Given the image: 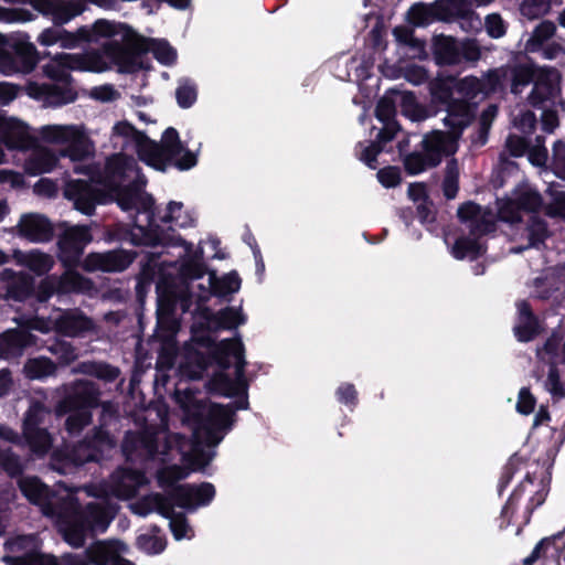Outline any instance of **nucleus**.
Returning a JSON list of instances; mask_svg holds the SVG:
<instances>
[{
	"label": "nucleus",
	"instance_id": "f257e3e1",
	"mask_svg": "<svg viewBox=\"0 0 565 565\" xmlns=\"http://www.w3.org/2000/svg\"><path fill=\"white\" fill-rule=\"evenodd\" d=\"M206 349L215 355L220 364L225 365L226 358H233L235 361V379L220 373L211 383V388L221 395L238 397L235 408L206 404L194 390L178 388L175 402L183 412V423L192 429L193 439L170 433L164 424L157 429L147 428L141 434L128 433L122 445V451L128 460H179L193 466L194 469L201 468L211 458L200 459V446H216L221 443L233 426L235 411L247 408V381L244 374V348L241 340L230 339L220 343L207 341Z\"/></svg>",
	"mask_w": 565,
	"mask_h": 565
},
{
	"label": "nucleus",
	"instance_id": "f03ea898",
	"mask_svg": "<svg viewBox=\"0 0 565 565\" xmlns=\"http://www.w3.org/2000/svg\"><path fill=\"white\" fill-rule=\"evenodd\" d=\"M74 170L90 177V183L71 180L65 184L64 196L73 201L77 211L92 215L96 204L115 200L122 211L137 214L131 235L134 244L157 246L171 243L170 237L159 235L153 227V200L142 190L146 180L132 157L124 153L111 156L98 175L86 166H75Z\"/></svg>",
	"mask_w": 565,
	"mask_h": 565
},
{
	"label": "nucleus",
	"instance_id": "7ed1b4c3",
	"mask_svg": "<svg viewBox=\"0 0 565 565\" xmlns=\"http://www.w3.org/2000/svg\"><path fill=\"white\" fill-rule=\"evenodd\" d=\"M147 482L142 472L120 468L106 483L83 488L87 497H94L97 501L88 503L85 511L79 510V502L73 499L70 501L68 509L73 518H63L60 521V532L65 542L73 547H81L88 534L105 532L117 511L116 504L109 501V497L128 500L135 497Z\"/></svg>",
	"mask_w": 565,
	"mask_h": 565
},
{
	"label": "nucleus",
	"instance_id": "20e7f679",
	"mask_svg": "<svg viewBox=\"0 0 565 565\" xmlns=\"http://www.w3.org/2000/svg\"><path fill=\"white\" fill-rule=\"evenodd\" d=\"M189 470L178 465L167 466L157 473L159 487L166 490L167 497L160 493H151L129 505L132 513L146 516L157 512L169 520L171 532L177 541L192 539L193 530L189 525L183 513L174 512L177 505L186 511H195L200 507L207 505L215 495V489L211 483L179 484L177 481L186 478Z\"/></svg>",
	"mask_w": 565,
	"mask_h": 565
},
{
	"label": "nucleus",
	"instance_id": "39448f33",
	"mask_svg": "<svg viewBox=\"0 0 565 565\" xmlns=\"http://www.w3.org/2000/svg\"><path fill=\"white\" fill-rule=\"evenodd\" d=\"M111 138L115 145L132 147L141 161L158 171H164L170 162L180 170H188L196 164V156L184 148L174 128L166 129L161 143H157L128 121H119L113 127Z\"/></svg>",
	"mask_w": 565,
	"mask_h": 565
},
{
	"label": "nucleus",
	"instance_id": "423d86ee",
	"mask_svg": "<svg viewBox=\"0 0 565 565\" xmlns=\"http://www.w3.org/2000/svg\"><path fill=\"white\" fill-rule=\"evenodd\" d=\"M115 34L104 42V53L110 60L111 68L119 73H135L146 68L145 53L151 52L158 62L171 65L177 60L175 50L167 41L148 39L136 33L129 25L116 22Z\"/></svg>",
	"mask_w": 565,
	"mask_h": 565
},
{
	"label": "nucleus",
	"instance_id": "0eeeda50",
	"mask_svg": "<svg viewBox=\"0 0 565 565\" xmlns=\"http://www.w3.org/2000/svg\"><path fill=\"white\" fill-rule=\"evenodd\" d=\"M507 76L508 70L497 68L489 71L481 78L467 76L454 82L451 87H434L435 98L447 105V116L444 118L445 125L451 127V131L459 135L472 118L468 102L498 90L503 86Z\"/></svg>",
	"mask_w": 565,
	"mask_h": 565
},
{
	"label": "nucleus",
	"instance_id": "6e6552de",
	"mask_svg": "<svg viewBox=\"0 0 565 565\" xmlns=\"http://www.w3.org/2000/svg\"><path fill=\"white\" fill-rule=\"evenodd\" d=\"M181 286L171 289L168 295H159L158 299V323L168 327L171 331L177 328V322L171 318L174 302L180 301L183 311H188L192 301L203 303L210 299L215 282V273H210L206 284L196 282L204 276V268L200 259L184 260L180 268Z\"/></svg>",
	"mask_w": 565,
	"mask_h": 565
},
{
	"label": "nucleus",
	"instance_id": "1a4fd4ad",
	"mask_svg": "<svg viewBox=\"0 0 565 565\" xmlns=\"http://www.w3.org/2000/svg\"><path fill=\"white\" fill-rule=\"evenodd\" d=\"M458 216L472 237L458 238L451 254L457 259L475 258L483 250L478 237L493 231L495 217L492 212L472 202L462 204L458 210Z\"/></svg>",
	"mask_w": 565,
	"mask_h": 565
},
{
	"label": "nucleus",
	"instance_id": "9d476101",
	"mask_svg": "<svg viewBox=\"0 0 565 565\" xmlns=\"http://www.w3.org/2000/svg\"><path fill=\"white\" fill-rule=\"evenodd\" d=\"M109 70H111V63L104 53V44L100 50L82 54H57L43 66V73L49 78L66 85L70 83L73 71L103 73Z\"/></svg>",
	"mask_w": 565,
	"mask_h": 565
},
{
	"label": "nucleus",
	"instance_id": "9b49d317",
	"mask_svg": "<svg viewBox=\"0 0 565 565\" xmlns=\"http://www.w3.org/2000/svg\"><path fill=\"white\" fill-rule=\"evenodd\" d=\"M98 390L90 382L78 381L72 387V392L56 406V415L68 414L66 430L71 434L79 433L90 423V408L98 404Z\"/></svg>",
	"mask_w": 565,
	"mask_h": 565
},
{
	"label": "nucleus",
	"instance_id": "f8f14e48",
	"mask_svg": "<svg viewBox=\"0 0 565 565\" xmlns=\"http://www.w3.org/2000/svg\"><path fill=\"white\" fill-rule=\"evenodd\" d=\"M54 25L44 29L38 36V42L43 46H52L60 44L63 49H74L78 46L81 42L88 43H102L108 41L111 34H115L119 30L115 25V21L98 19L93 24L83 25L78 28L74 33L66 31L65 29Z\"/></svg>",
	"mask_w": 565,
	"mask_h": 565
},
{
	"label": "nucleus",
	"instance_id": "ddd939ff",
	"mask_svg": "<svg viewBox=\"0 0 565 565\" xmlns=\"http://www.w3.org/2000/svg\"><path fill=\"white\" fill-rule=\"evenodd\" d=\"M39 136L47 143L65 146L58 153L72 162H86L94 154V145L77 125H46L40 128Z\"/></svg>",
	"mask_w": 565,
	"mask_h": 565
},
{
	"label": "nucleus",
	"instance_id": "4468645a",
	"mask_svg": "<svg viewBox=\"0 0 565 565\" xmlns=\"http://www.w3.org/2000/svg\"><path fill=\"white\" fill-rule=\"evenodd\" d=\"M19 486L23 494L31 502L41 505L42 512L45 515L54 516L56 519L58 529L60 521L63 518H73L72 511L67 508H70V501L72 499L76 502H78V499L74 495V491L64 484H57L58 500L51 498L49 489L35 477H25L20 479Z\"/></svg>",
	"mask_w": 565,
	"mask_h": 565
},
{
	"label": "nucleus",
	"instance_id": "2eb2a0df",
	"mask_svg": "<svg viewBox=\"0 0 565 565\" xmlns=\"http://www.w3.org/2000/svg\"><path fill=\"white\" fill-rule=\"evenodd\" d=\"M14 321L28 329L46 333L56 331L64 335L75 337L93 330L94 323L78 309H54L49 319L34 317L28 320L14 319Z\"/></svg>",
	"mask_w": 565,
	"mask_h": 565
},
{
	"label": "nucleus",
	"instance_id": "dca6fc26",
	"mask_svg": "<svg viewBox=\"0 0 565 565\" xmlns=\"http://www.w3.org/2000/svg\"><path fill=\"white\" fill-rule=\"evenodd\" d=\"M458 134L456 131H434L424 140V151L412 153L405 159V168L412 174L420 173L427 168L439 164L444 156H449L457 150Z\"/></svg>",
	"mask_w": 565,
	"mask_h": 565
},
{
	"label": "nucleus",
	"instance_id": "f3484780",
	"mask_svg": "<svg viewBox=\"0 0 565 565\" xmlns=\"http://www.w3.org/2000/svg\"><path fill=\"white\" fill-rule=\"evenodd\" d=\"M536 356L542 364L548 365L546 379H543L540 367L534 372L537 381H542L543 387L553 398L565 396V387L559 379L557 366L565 364V339L558 333H553L542 348L536 350Z\"/></svg>",
	"mask_w": 565,
	"mask_h": 565
},
{
	"label": "nucleus",
	"instance_id": "a211bd4d",
	"mask_svg": "<svg viewBox=\"0 0 565 565\" xmlns=\"http://www.w3.org/2000/svg\"><path fill=\"white\" fill-rule=\"evenodd\" d=\"M542 206L540 193L527 183L519 184L511 195L498 201V216L508 223L521 220V211L536 212Z\"/></svg>",
	"mask_w": 565,
	"mask_h": 565
},
{
	"label": "nucleus",
	"instance_id": "6ab92c4d",
	"mask_svg": "<svg viewBox=\"0 0 565 565\" xmlns=\"http://www.w3.org/2000/svg\"><path fill=\"white\" fill-rule=\"evenodd\" d=\"M49 415L50 412L40 402H32L23 422V437L31 451L38 456L45 455L52 446L51 435L40 428Z\"/></svg>",
	"mask_w": 565,
	"mask_h": 565
},
{
	"label": "nucleus",
	"instance_id": "aec40b11",
	"mask_svg": "<svg viewBox=\"0 0 565 565\" xmlns=\"http://www.w3.org/2000/svg\"><path fill=\"white\" fill-rule=\"evenodd\" d=\"M63 233L58 238V259L64 267L76 266L86 245L92 241L87 226L70 225L63 222L60 225Z\"/></svg>",
	"mask_w": 565,
	"mask_h": 565
},
{
	"label": "nucleus",
	"instance_id": "412c9836",
	"mask_svg": "<svg viewBox=\"0 0 565 565\" xmlns=\"http://www.w3.org/2000/svg\"><path fill=\"white\" fill-rule=\"evenodd\" d=\"M38 63V50L30 42L19 41L13 45V52L0 53V73L4 76L29 74Z\"/></svg>",
	"mask_w": 565,
	"mask_h": 565
},
{
	"label": "nucleus",
	"instance_id": "4be33fe9",
	"mask_svg": "<svg viewBox=\"0 0 565 565\" xmlns=\"http://www.w3.org/2000/svg\"><path fill=\"white\" fill-rule=\"evenodd\" d=\"M30 4L54 25L66 24L85 11L84 0H30Z\"/></svg>",
	"mask_w": 565,
	"mask_h": 565
},
{
	"label": "nucleus",
	"instance_id": "5701e85b",
	"mask_svg": "<svg viewBox=\"0 0 565 565\" xmlns=\"http://www.w3.org/2000/svg\"><path fill=\"white\" fill-rule=\"evenodd\" d=\"M134 258L132 253L122 249L92 253L85 257L82 267L87 271H121L134 262Z\"/></svg>",
	"mask_w": 565,
	"mask_h": 565
},
{
	"label": "nucleus",
	"instance_id": "b1692460",
	"mask_svg": "<svg viewBox=\"0 0 565 565\" xmlns=\"http://www.w3.org/2000/svg\"><path fill=\"white\" fill-rule=\"evenodd\" d=\"M26 94L46 106H61L72 103L76 94L70 86L61 87L57 84H40L30 82L25 87Z\"/></svg>",
	"mask_w": 565,
	"mask_h": 565
},
{
	"label": "nucleus",
	"instance_id": "393cba45",
	"mask_svg": "<svg viewBox=\"0 0 565 565\" xmlns=\"http://www.w3.org/2000/svg\"><path fill=\"white\" fill-rule=\"evenodd\" d=\"M0 141L8 149L25 150L33 147L35 139L24 122L0 117Z\"/></svg>",
	"mask_w": 565,
	"mask_h": 565
},
{
	"label": "nucleus",
	"instance_id": "a878e982",
	"mask_svg": "<svg viewBox=\"0 0 565 565\" xmlns=\"http://www.w3.org/2000/svg\"><path fill=\"white\" fill-rule=\"evenodd\" d=\"M126 551L127 546L119 541L97 542L86 550V555L90 565H134L120 557Z\"/></svg>",
	"mask_w": 565,
	"mask_h": 565
},
{
	"label": "nucleus",
	"instance_id": "bb28decb",
	"mask_svg": "<svg viewBox=\"0 0 565 565\" xmlns=\"http://www.w3.org/2000/svg\"><path fill=\"white\" fill-rule=\"evenodd\" d=\"M32 288L33 280L26 274L15 273L9 268L2 270L0 275V299L23 300L31 294Z\"/></svg>",
	"mask_w": 565,
	"mask_h": 565
},
{
	"label": "nucleus",
	"instance_id": "cd10ccee",
	"mask_svg": "<svg viewBox=\"0 0 565 565\" xmlns=\"http://www.w3.org/2000/svg\"><path fill=\"white\" fill-rule=\"evenodd\" d=\"M19 236L30 242H46L52 237L53 227L50 221L41 214L29 213L21 216L17 225Z\"/></svg>",
	"mask_w": 565,
	"mask_h": 565
},
{
	"label": "nucleus",
	"instance_id": "c85d7f7f",
	"mask_svg": "<svg viewBox=\"0 0 565 565\" xmlns=\"http://www.w3.org/2000/svg\"><path fill=\"white\" fill-rule=\"evenodd\" d=\"M7 554L3 562L8 565H22L39 548V541L34 534L17 535L9 539L4 544Z\"/></svg>",
	"mask_w": 565,
	"mask_h": 565
},
{
	"label": "nucleus",
	"instance_id": "c756f323",
	"mask_svg": "<svg viewBox=\"0 0 565 565\" xmlns=\"http://www.w3.org/2000/svg\"><path fill=\"white\" fill-rule=\"evenodd\" d=\"M115 443L104 430H97L93 441H83L74 448L73 460L75 463H85L98 460L99 457L114 448Z\"/></svg>",
	"mask_w": 565,
	"mask_h": 565
},
{
	"label": "nucleus",
	"instance_id": "7c9ffc66",
	"mask_svg": "<svg viewBox=\"0 0 565 565\" xmlns=\"http://www.w3.org/2000/svg\"><path fill=\"white\" fill-rule=\"evenodd\" d=\"M561 75L555 68H541L535 76V84L530 96L531 103L537 105L556 97L559 92Z\"/></svg>",
	"mask_w": 565,
	"mask_h": 565
},
{
	"label": "nucleus",
	"instance_id": "2f4dec72",
	"mask_svg": "<svg viewBox=\"0 0 565 565\" xmlns=\"http://www.w3.org/2000/svg\"><path fill=\"white\" fill-rule=\"evenodd\" d=\"M396 93L392 92L390 95L383 96L376 106V118L384 124V128L379 132L377 138L381 141H390L394 138L398 126L395 121V105L398 104Z\"/></svg>",
	"mask_w": 565,
	"mask_h": 565
},
{
	"label": "nucleus",
	"instance_id": "473e14b6",
	"mask_svg": "<svg viewBox=\"0 0 565 565\" xmlns=\"http://www.w3.org/2000/svg\"><path fill=\"white\" fill-rule=\"evenodd\" d=\"M61 157L47 147H35L25 160L24 170L30 175L50 173L56 169Z\"/></svg>",
	"mask_w": 565,
	"mask_h": 565
},
{
	"label": "nucleus",
	"instance_id": "72a5a7b5",
	"mask_svg": "<svg viewBox=\"0 0 565 565\" xmlns=\"http://www.w3.org/2000/svg\"><path fill=\"white\" fill-rule=\"evenodd\" d=\"M35 344L34 337L23 330H8L0 334V359H13L22 355L23 350Z\"/></svg>",
	"mask_w": 565,
	"mask_h": 565
},
{
	"label": "nucleus",
	"instance_id": "f704fd0d",
	"mask_svg": "<svg viewBox=\"0 0 565 565\" xmlns=\"http://www.w3.org/2000/svg\"><path fill=\"white\" fill-rule=\"evenodd\" d=\"M13 259L19 266L26 267L39 276L47 274L55 265V259L52 255L39 249H32L30 252L17 249L13 252Z\"/></svg>",
	"mask_w": 565,
	"mask_h": 565
},
{
	"label": "nucleus",
	"instance_id": "c9c22d12",
	"mask_svg": "<svg viewBox=\"0 0 565 565\" xmlns=\"http://www.w3.org/2000/svg\"><path fill=\"white\" fill-rule=\"evenodd\" d=\"M202 316L206 320L210 329H233L245 322V317L241 309L227 307L213 313L207 308L202 309Z\"/></svg>",
	"mask_w": 565,
	"mask_h": 565
},
{
	"label": "nucleus",
	"instance_id": "e433bc0d",
	"mask_svg": "<svg viewBox=\"0 0 565 565\" xmlns=\"http://www.w3.org/2000/svg\"><path fill=\"white\" fill-rule=\"evenodd\" d=\"M74 267H65V271L58 276L62 286L60 291H63V295L71 292L89 294L94 289L93 282L77 273Z\"/></svg>",
	"mask_w": 565,
	"mask_h": 565
},
{
	"label": "nucleus",
	"instance_id": "4c0bfd02",
	"mask_svg": "<svg viewBox=\"0 0 565 565\" xmlns=\"http://www.w3.org/2000/svg\"><path fill=\"white\" fill-rule=\"evenodd\" d=\"M519 322L514 327L515 337L519 341L527 342L537 333V323L532 317L529 305L525 301L518 302Z\"/></svg>",
	"mask_w": 565,
	"mask_h": 565
},
{
	"label": "nucleus",
	"instance_id": "58836bf2",
	"mask_svg": "<svg viewBox=\"0 0 565 565\" xmlns=\"http://www.w3.org/2000/svg\"><path fill=\"white\" fill-rule=\"evenodd\" d=\"M396 99L401 106L402 114L411 120L420 121L428 117V111L416 102L413 93L397 92Z\"/></svg>",
	"mask_w": 565,
	"mask_h": 565
},
{
	"label": "nucleus",
	"instance_id": "ea45409f",
	"mask_svg": "<svg viewBox=\"0 0 565 565\" xmlns=\"http://www.w3.org/2000/svg\"><path fill=\"white\" fill-rule=\"evenodd\" d=\"M562 3L563 0H523L520 11L523 17L534 20L548 14L552 8Z\"/></svg>",
	"mask_w": 565,
	"mask_h": 565
},
{
	"label": "nucleus",
	"instance_id": "a19ab883",
	"mask_svg": "<svg viewBox=\"0 0 565 565\" xmlns=\"http://www.w3.org/2000/svg\"><path fill=\"white\" fill-rule=\"evenodd\" d=\"M23 372L30 380H41L54 374L55 364L47 358H34L26 361Z\"/></svg>",
	"mask_w": 565,
	"mask_h": 565
},
{
	"label": "nucleus",
	"instance_id": "79ce46f5",
	"mask_svg": "<svg viewBox=\"0 0 565 565\" xmlns=\"http://www.w3.org/2000/svg\"><path fill=\"white\" fill-rule=\"evenodd\" d=\"M527 244L523 248L539 247L548 237L550 232L545 221L537 216H532L525 228Z\"/></svg>",
	"mask_w": 565,
	"mask_h": 565
},
{
	"label": "nucleus",
	"instance_id": "37998d69",
	"mask_svg": "<svg viewBox=\"0 0 565 565\" xmlns=\"http://www.w3.org/2000/svg\"><path fill=\"white\" fill-rule=\"evenodd\" d=\"M437 58L440 63L447 65H455L461 62L459 43L446 39L437 46Z\"/></svg>",
	"mask_w": 565,
	"mask_h": 565
},
{
	"label": "nucleus",
	"instance_id": "c03bdc74",
	"mask_svg": "<svg viewBox=\"0 0 565 565\" xmlns=\"http://www.w3.org/2000/svg\"><path fill=\"white\" fill-rule=\"evenodd\" d=\"M241 288V279L236 273H230L221 278L215 276V282L213 284V292L217 297H225L230 294L238 291Z\"/></svg>",
	"mask_w": 565,
	"mask_h": 565
},
{
	"label": "nucleus",
	"instance_id": "a18cd8bd",
	"mask_svg": "<svg viewBox=\"0 0 565 565\" xmlns=\"http://www.w3.org/2000/svg\"><path fill=\"white\" fill-rule=\"evenodd\" d=\"M551 201L545 205L544 212L552 218H561L565 221V191H556L548 189Z\"/></svg>",
	"mask_w": 565,
	"mask_h": 565
},
{
	"label": "nucleus",
	"instance_id": "49530a36",
	"mask_svg": "<svg viewBox=\"0 0 565 565\" xmlns=\"http://www.w3.org/2000/svg\"><path fill=\"white\" fill-rule=\"evenodd\" d=\"M196 96V86L193 82L188 78H183L179 82L178 88L175 90V97L180 107H191L195 103Z\"/></svg>",
	"mask_w": 565,
	"mask_h": 565
},
{
	"label": "nucleus",
	"instance_id": "de8ad7c7",
	"mask_svg": "<svg viewBox=\"0 0 565 565\" xmlns=\"http://www.w3.org/2000/svg\"><path fill=\"white\" fill-rule=\"evenodd\" d=\"M164 222L173 223L179 227H186L193 223L191 215L183 211L182 203L170 202L168 205V214L163 217Z\"/></svg>",
	"mask_w": 565,
	"mask_h": 565
},
{
	"label": "nucleus",
	"instance_id": "09e8293b",
	"mask_svg": "<svg viewBox=\"0 0 565 565\" xmlns=\"http://www.w3.org/2000/svg\"><path fill=\"white\" fill-rule=\"evenodd\" d=\"M58 276L50 275L42 279L36 289V299L41 302L49 300L54 294L63 295Z\"/></svg>",
	"mask_w": 565,
	"mask_h": 565
},
{
	"label": "nucleus",
	"instance_id": "8fccbe9b",
	"mask_svg": "<svg viewBox=\"0 0 565 565\" xmlns=\"http://www.w3.org/2000/svg\"><path fill=\"white\" fill-rule=\"evenodd\" d=\"M409 199L417 204V210L423 220L428 217L430 212L427 205V192L426 188L422 183H413L408 186Z\"/></svg>",
	"mask_w": 565,
	"mask_h": 565
},
{
	"label": "nucleus",
	"instance_id": "3c124183",
	"mask_svg": "<svg viewBox=\"0 0 565 565\" xmlns=\"http://www.w3.org/2000/svg\"><path fill=\"white\" fill-rule=\"evenodd\" d=\"M458 166L455 161H450L447 164L446 177L444 179L443 189L444 194L447 199H454L458 191Z\"/></svg>",
	"mask_w": 565,
	"mask_h": 565
},
{
	"label": "nucleus",
	"instance_id": "603ef678",
	"mask_svg": "<svg viewBox=\"0 0 565 565\" xmlns=\"http://www.w3.org/2000/svg\"><path fill=\"white\" fill-rule=\"evenodd\" d=\"M82 372L94 375L105 381H114L115 379H117L119 374L116 367L104 363L84 364L82 366Z\"/></svg>",
	"mask_w": 565,
	"mask_h": 565
},
{
	"label": "nucleus",
	"instance_id": "864d4df0",
	"mask_svg": "<svg viewBox=\"0 0 565 565\" xmlns=\"http://www.w3.org/2000/svg\"><path fill=\"white\" fill-rule=\"evenodd\" d=\"M556 26L551 21L541 22L532 33L531 39L527 41V47L534 49L535 45L543 43L554 35Z\"/></svg>",
	"mask_w": 565,
	"mask_h": 565
},
{
	"label": "nucleus",
	"instance_id": "5fc2aeb1",
	"mask_svg": "<svg viewBox=\"0 0 565 565\" xmlns=\"http://www.w3.org/2000/svg\"><path fill=\"white\" fill-rule=\"evenodd\" d=\"M88 95L90 98L102 103L115 102L120 97V93L111 84L95 86L90 88Z\"/></svg>",
	"mask_w": 565,
	"mask_h": 565
},
{
	"label": "nucleus",
	"instance_id": "6e6d98bb",
	"mask_svg": "<svg viewBox=\"0 0 565 565\" xmlns=\"http://www.w3.org/2000/svg\"><path fill=\"white\" fill-rule=\"evenodd\" d=\"M552 168L556 177L565 180V143L561 140L553 146Z\"/></svg>",
	"mask_w": 565,
	"mask_h": 565
},
{
	"label": "nucleus",
	"instance_id": "4d7b16f0",
	"mask_svg": "<svg viewBox=\"0 0 565 565\" xmlns=\"http://www.w3.org/2000/svg\"><path fill=\"white\" fill-rule=\"evenodd\" d=\"M137 544L140 550L149 554H158L166 547L162 539L148 534L139 535L137 539Z\"/></svg>",
	"mask_w": 565,
	"mask_h": 565
},
{
	"label": "nucleus",
	"instance_id": "13d9d810",
	"mask_svg": "<svg viewBox=\"0 0 565 565\" xmlns=\"http://www.w3.org/2000/svg\"><path fill=\"white\" fill-rule=\"evenodd\" d=\"M484 26L487 33L493 39H499L503 36L507 31L504 21L497 13H491L486 17Z\"/></svg>",
	"mask_w": 565,
	"mask_h": 565
},
{
	"label": "nucleus",
	"instance_id": "bf43d9fd",
	"mask_svg": "<svg viewBox=\"0 0 565 565\" xmlns=\"http://www.w3.org/2000/svg\"><path fill=\"white\" fill-rule=\"evenodd\" d=\"M49 350L65 364L73 362L77 358L75 349L64 341L54 343Z\"/></svg>",
	"mask_w": 565,
	"mask_h": 565
},
{
	"label": "nucleus",
	"instance_id": "052dcab7",
	"mask_svg": "<svg viewBox=\"0 0 565 565\" xmlns=\"http://www.w3.org/2000/svg\"><path fill=\"white\" fill-rule=\"evenodd\" d=\"M512 92L519 94L522 87L527 85L534 77L533 72L527 67H519L513 70Z\"/></svg>",
	"mask_w": 565,
	"mask_h": 565
},
{
	"label": "nucleus",
	"instance_id": "680f3d73",
	"mask_svg": "<svg viewBox=\"0 0 565 565\" xmlns=\"http://www.w3.org/2000/svg\"><path fill=\"white\" fill-rule=\"evenodd\" d=\"M461 61L477 62L481 56V51L475 40H466L459 43Z\"/></svg>",
	"mask_w": 565,
	"mask_h": 565
},
{
	"label": "nucleus",
	"instance_id": "e2e57ef3",
	"mask_svg": "<svg viewBox=\"0 0 565 565\" xmlns=\"http://www.w3.org/2000/svg\"><path fill=\"white\" fill-rule=\"evenodd\" d=\"M0 467H2L10 476H15L21 472L19 458L6 450H0Z\"/></svg>",
	"mask_w": 565,
	"mask_h": 565
},
{
	"label": "nucleus",
	"instance_id": "0e129e2a",
	"mask_svg": "<svg viewBox=\"0 0 565 565\" xmlns=\"http://www.w3.org/2000/svg\"><path fill=\"white\" fill-rule=\"evenodd\" d=\"M529 159L534 166H544L547 161V149L544 146V139L536 138V145L529 151Z\"/></svg>",
	"mask_w": 565,
	"mask_h": 565
},
{
	"label": "nucleus",
	"instance_id": "69168bd1",
	"mask_svg": "<svg viewBox=\"0 0 565 565\" xmlns=\"http://www.w3.org/2000/svg\"><path fill=\"white\" fill-rule=\"evenodd\" d=\"M534 406H535V398L531 394L530 390L526 387L521 388L519 392L516 411L520 414L529 415L534 409Z\"/></svg>",
	"mask_w": 565,
	"mask_h": 565
},
{
	"label": "nucleus",
	"instance_id": "338daca9",
	"mask_svg": "<svg viewBox=\"0 0 565 565\" xmlns=\"http://www.w3.org/2000/svg\"><path fill=\"white\" fill-rule=\"evenodd\" d=\"M553 547V541L550 539L541 540L532 553L524 558V565H533L536 561L547 555L548 550Z\"/></svg>",
	"mask_w": 565,
	"mask_h": 565
},
{
	"label": "nucleus",
	"instance_id": "774afa93",
	"mask_svg": "<svg viewBox=\"0 0 565 565\" xmlns=\"http://www.w3.org/2000/svg\"><path fill=\"white\" fill-rule=\"evenodd\" d=\"M33 190L38 195L53 198L57 193L58 185L57 182L52 179L42 178L34 184Z\"/></svg>",
	"mask_w": 565,
	"mask_h": 565
}]
</instances>
